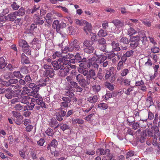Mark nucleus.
Wrapping results in <instances>:
<instances>
[{
  "instance_id": "1",
  "label": "nucleus",
  "mask_w": 160,
  "mask_h": 160,
  "mask_svg": "<svg viewBox=\"0 0 160 160\" xmlns=\"http://www.w3.org/2000/svg\"><path fill=\"white\" fill-rule=\"evenodd\" d=\"M115 56L116 53L112 51L109 52L107 56H103L101 58H97L96 61L100 64L101 67L106 68L109 65V61L107 60V59H111Z\"/></svg>"
},
{
  "instance_id": "2",
  "label": "nucleus",
  "mask_w": 160,
  "mask_h": 160,
  "mask_svg": "<svg viewBox=\"0 0 160 160\" xmlns=\"http://www.w3.org/2000/svg\"><path fill=\"white\" fill-rule=\"evenodd\" d=\"M97 78V77L96 71L93 68L90 69L88 71V75L86 77V83L89 85L92 79L95 80Z\"/></svg>"
},
{
  "instance_id": "3",
  "label": "nucleus",
  "mask_w": 160,
  "mask_h": 160,
  "mask_svg": "<svg viewBox=\"0 0 160 160\" xmlns=\"http://www.w3.org/2000/svg\"><path fill=\"white\" fill-rule=\"evenodd\" d=\"M70 50L71 52L78 51L80 48L79 43L76 39L72 41L69 44Z\"/></svg>"
},
{
  "instance_id": "4",
  "label": "nucleus",
  "mask_w": 160,
  "mask_h": 160,
  "mask_svg": "<svg viewBox=\"0 0 160 160\" xmlns=\"http://www.w3.org/2000/svg\"><path fill=\"white\" fill-rule=\"evenodd\" d=\"M76 78L77 82L81 87L85 88L88 85L86 83V79H85L82 75L78 74L76 76Z\"/></svg>"
},
{
  "instance_id": "5",
  "label": "nucleus",
  "mask_w": 160,
  "mask_h": 160,
  "mask_svg": "<svg viewBox=\"0 0 160 160\" xmlns=\"http://www.w3.org/2000/svg\"><path fill=\"white\" fill-rule=\"evenodd\" d=\"M62 99L63 101L60 103L61 108L59 110L61 109L62 110L63 108H67L68 107L69 104L71 102V100L68 97H63L62 98Z\"/></svg>"
},
{
  "instance_id": "6",
  "label": "nucleus",
  "mask_w": 160,
  "mask_h": 160,
  "mask_svg": "<svg viewBox=\"0 0 160 160\" xmlns=\"http://www.w3.org/2000/svg\"><path fill=\"white\" fill-rule=\"evenodd\" d=\"M66 114V112L64 110H62L60 111L56 112L54 114V116L57 120L59 122H61L63 120Z\"/></svg>"
},
{
  "instance_id": "7",
  "label": "nucleus",
  "mask_w": 160,
  "mask_h": 160,
  "mask_svg": "<svg viewBox=\"0 0 160 160\" xmlns=\"http://www.w3.org/2000/svg\"><path fill=\"white\" fill-rule=\"evenodd\" d=\"M12 88L16 90H11L13 95V97H19V95L21 91V87L18 85L12 86Z\"/></svg>"
},
{
  "instance_id": "8",
  "label": "nucleus",
  "mask_w": 160,
  "mask_h": 160,
  "mask_svg": "<svg viewBox=\"0 0 160 160\" xmlns=\"http://www.w3.org/2000/svg\"><path fill=\"white\" fill-rule=\"evenodd\" d=\"M67 26L66 23L63 22H61L59 24L58 27L57 29V32L62 35V36H66V33L63 31V29L65 28Z\"/></svg>"
},
{
  "instance_id": "9",
  "label": "nucleus",
  "mask_w": 160,
  "mask_h": 160,
  "mask_svg": "<svg viewBox=\"0 0 160 160\" xmlns=\"http://www.w3.org/2000/svg\"><path fill=\"white\" fill-rule=\"evenodd\" d=\"M31 101L32 102H35L37 104L40 105L42 108H46L45 103V102L43 101V99L41 97H39L38 98L36 99H34V98H32L31 99Z\"/></svg>"
},
{
  "instance_id": "10",
  "label": "nucleus",
  "mask_w": 160,
  "mask_h": 160,
  "mask_svg": "<svg viewBox=\"0 0 160 160\" xmlns=\"http://www.w3.org/2000/svg\"><path fill=\"white\" fill-rule=\"evenodd\" d=\"M58 144L57 141L55 139H53L51 141V142L49 144L47 147V150H50L51 153H52V149L53 148H56Z\"/></svg>"
},
{
  "instance_id": "11",
  "label": "nucleus",
  "mask_w": 160,
  "mask_h": 160,
  "mask_svg": "<svg viewBox=\"0 0 160 160\" xmlns=\"http://www.w3.org/2000/svg\"><path fill=\"white\" fill-rule=\"evenodd\" d=\"M110 150L109 149H107L105 151L102 148H100L98 149L97 151V153L98 155H106L108 156H109L110 155Z\"/></svg>"
},
{
  "instance_id": "12",
  "label": "nucleus",
  "mask_w": 160,
  "mask_h": 160,
  "mask_svg": "<svg viewBox=\"0 0 160 160\" xmlns=\"http://www.w3.org/2000/svg\"><path fill=\"white\" fill-rule=\"evenodd\" d=\"M84 62L80 63L79 67L78 68V71L81 73L84 76H87L88 75V71L85 68H83L84 66Z\"/></svg>"
},
{
  "instance_id": "13",
  "label": "nucleus",
  "mask_w": 160,
  "mask_h": 160,
  "mask_svg": "<svg viewBox=\"0 0 160 160\" xmlns=\"http://www.w3.org/2000/svg\"><path fill=\"white\" fill-rule=\"evenodd\" d=\"M98 98L97 95H95L92 96L88 97L87 98V100L89 102L94 104L96 103L98 100Z\"/></svg>"
},
{
  "instance_id": "14",
  "label": "nucleus",
  "mask_w": 160,
  "mask_h": 160,
  "mask_svg": "<svg viewBox=\"0 0 160 160\" xmlns=\"http://www.w3.org/2000/svg\"><path fill=\"white\" fill-rule=\"evenodd\" d=\"M49 80L50 79L48 78H47L45 79L41 78L38 82V84H39V86L42 87L46 86L47 83L49 82Z\"/></svg>"
},
{
  "instance_id": "15",
  "label": "nucleus",
  "mask_w": 160,
  "mask_h": 160,
  "mask_svg": "<svg viewBox=\"0 0 160 160\" xmlns=\"http://www.w3.org/2000/svg\"><path fill=\"white\" fill-rule=\"evenodd\" d=\"M52 65L54 69L55 70H58L59 69H64L65 67L62 65H60V62L58 63L57 61H55L52 62Z\"/></svg>"
},
{
  "instance_id": "16",
  "label": "nucleus",
  "mask_w": 160,
  "mask_h": 160,
  "mask_svg": "<svg viewBox=\"0 0 160 160\" xmlns=\"http://www.w3.org/2000/svg\"><path fill=\"white\" fill-rule=\"evenodd\" d=\"M34 21L36 25H42L44 22V21L42 19V18H39L37 14H35L34 15Z\"/></svg>"
},
{
  "instance_id": "17",
  "label": "nucleus",
  "mask_w": 160,
  "mask_h": 160,
  "mask_svg": "<svg viewBox=\"0 0 160 160\" xmlns=\"http://www.w3.org/2000/svg\"><path fill=\"white\" fill-rule=\"evenodd\" d=\"M111 45L112 50L114 51L119 52L121 50V48L119 47V43L118 42H116L115 41H113L112 42Z\"/></svg>"
},
{
  "instance_id": "18",
  "label": "nucleus",
  "mask_w": 160,
  "mask_h": 160,
  "mask_svg": "<svg viewBox=\"0 0 160 160\" xmlns=\"http://www.w3.org/2000/svg\"><path fill=\"white\" fill-rule=\"evenodd\" d=\"M58 62H60V65H62L65 67L66 66L69 64V60L66 59L65 58H62L58 59Z\"/></svg>"
},
{
  "instance_id": "19",
  "label": "nucleus",
  "mask_w": 160,
  "mask_h": 160,
  "mask_svg": "<svg viewBox=\"0 0 160 160\" xmlns=\"http://www.w3.org/2000/svg\"><path fill=\"white\" fill-rule=\"evenodd\" d=\"M114 70V68L112 67H110L109 68L107 69L105 76L106 79H109V78L111 76L112 73Z\"/></svg>"
},
{
  "instance_id": "20",
  "label": "nucleus",
  "mask_w": 160,
  "mask_h": 160,
  "mask_svg": "<svg viewBox=\"0 0 160 160\" xmlns=\"http://www.w3.org/2000/svg\"><path fill=\"white\" fill-rule=\"evenodd\" d=\"M85 24V26H84L83 29L87 34H88V32H90L92 28V27L91 24L87 22L84 23V25Z\"/></svg>"
},
{
  "instance_id": "21",
  "label": "nucleus",
  "mask_w": 160,
  "mask_h": 160,
  "mask_svg": "<svg viewBox=\"0 0 160 160\" xmlns=\"http://www.w3.org/2000/svg\"><path fill=\"white\" fill-rule=\"evenodd\" d=\"M146 104L148 108H149L151 106L154 105L152 98L151 96H148L146 100Z\"/></svg>"
},
{
  "instance_id": "22",
  "label": "nucleus",
  "mask_w": 160,
  "mask_h": 160,
  "mask_svg": "<svg viewBox=\"0 0 160 160\" xmlns=\"http://www.w3.org/2000/svg\"><path fill=\"white\" fill-rule=\"evenodd\" d=\"M18 45L20 47L22 48V49L23 48L27 47L29 45L27 42L24 40L20 39L18 41Z\"/></svg>"
},
{
  "instance_id": "23",
  "label": "nucleus",
  "mask_w": 160,
  "mask_h": 160,
  "mask_svg": "<svg viewBox=\"0 0 160 160\" xmlns=\"http://www.w3.org/2000/svg\"><path fill=\"white\" fill-rule=\"evenodd\" d=\"M30 99V98L28 96H19L20 102L21 103L28 104L29 103L28 100Z\"/></svg>"
},
{
  "instance_id": "24",
  "label": "nucleus",
  "mask_w": 160,
  "mask_h": 160,
  "mask_svg": "<svg viewBox=\"0 0 160 160\" xmlns=\"http://www.w3.org/2000/svg\"><path fill=\"white\" fill-rule=\"evenodd\" d=\"M117 28L122 27L123 26V23L119 20H114L112 22Z\"/></svg>"
},
{
  "instance_id": "25",
  "label": "nucleus",
  "mask_w": 160,
  "mask_h": 160,
  "mask_svg": "<svg viewBox=\"0 0 160 160\" xmlns=\"http://www.w3.org/2000/svg\"><path fill=\"white\" fill-rule=\"evenodd\" d=\"M15 14L17 16H23L25 14V10L24 8L21 7L17 11H15Z\"/></svg>"
},
{
  "instance_id": "26",
  "label": "nucleus",
  "mask_w": 160,
  "mask_h": 160,
  "mask_svg": "<svg viewBox=\"0 0 160 160\" xmlns=\"http://www.w3.org/2000/svg\"><path fill=\"white\" fill-rule=\"evenodd\" d=\"M5 97L8 99H10L13 97L12 91L10 89H7V92H5Z\"/></svg>"
},
{
  "instance_id": "27",
  "label": "nucleus",
  "mask_w": 160,
  "mask_h": 160,
  "mask_svg": "<svg viewBox=\"0 0 160 160\" xmlns=\"http://www.w3.org/2000/svg\"><path fill=\"white\" fill-rule=\"evenodd\" d=\"M17 16V15L15 14V12H14L12 13L8 14L7 16L8 17V19H9V21L11 22L14 21Z\"/></svg>"
},
{
  "instance_id": "28",
  "label": "nucleus",
  "mask_w": 160,
  "mask_h": 160,
  "mask_svg": "<svg viewBox=\"0 0 160 160\" xmlns=\"http://www.w3.org/2000/svg\"><path fill=\"white\" fill-rule=\"evenodd\" d=\"M13 77H15L18 78H23V76L22 75L19 71H15L12 72V74Z\"/></svg>"
},
{
  "instance_id": "29",
  "label": "nucleus",
  "mask_w": 160,
  "mask_h": 160,
  "mask_svg": "<svg viewBox=\"0 0 160 160\" xmlns=\"http://www.w3.org/2000/svg\"><path fill=\"white\" fill-rule=\"evenodd\" d=\"M92 91L96 94L98 93L101 89V87L99 85H94L92 86Z\"/></svg>"
},
{
  "instance_id": "30",
  "label": "nucleus",
  "mask_w": 160,
  "mask_h": 160,
  "mask_svg": "<svg viewBox=\"0 0 160 160\" xmlns=\"http://www.w3.org/2000/svg\"><path fill=\"white\" fill-rule=\"evenodd\" d=\"M54 74V71L52 68L50 70H46L45 71V75L50 78L53 77Z\"/></svg>"
},
{
  "instance_id": "31",
  "label": "nucleus",
  "mask_w": 160,
  "mask_h": 160,
  "mask_svg": "<svg viewBox=\"0 0 160 160\" xmlns=\"http://www.w3.org/2000/svg\"><path fill=\"white\" fill-rule=\"evenodd\" d=\"M7 64L5 62V60L3 57H2L0 58V69H2L6 66Z\"/></svg>"
},
{
  "instance_id": "32",
  "label": "nucleus",
  "mask_w": 160,
  "mask_h": 160,
  "mask_svg": "<svg viewBox=\"0 0 160 160\" xmlns=\"http://www.w3.org/2000/svg\"><path fill=\"white\" fill-rule=\"evenodd\" d=\"M108 34L107 31H104L103 29H101L98 32V35L99 37H105Z\"/></svg>"
},
{
  "instance_id": "33",
  "label": "nucleus",
  "mask_w": 160,
  "mask_h": 160,
  "mask_svg": "<svg viewBox=\"0 0 160 160\" xmlns=\"http://www.w3.org/2000/svg\"><path fill=\"white\" fill-rule=\"evenodd\" d=\"M51 17V13H48L47 14L46 16L44 18L46 22L48 24H49L50 22H51L52 21Z\"/></svg>"
},
{
  "instance_id": "34",
  "label": "nucleus",
  "mask_w": 160,
  "mask_h": 160,
  "mask_svg": "<svg viewBox=\"0 0 160 160\" xmlns=\"http://www.w3.org/2000/svg\"><path fill=\"white\" fill-rule=\"evenodd\" d=\"M93 44V42L92 41L85 40L83 42L84 46L86 47V48L92 47V46Z\"/></svg>"
},
{
  "instance_id": "35",
  "label": "nucleus",
  "mask_w": 160,
  "mask_h": 160,
  "mask_svg": "<svg viewBox=\"0 0 160 160\" xmlns=\"http://www.w3.org/2000/svg\"><path fill=\"white\" fill-rule=\"evenodd\" d=\"M101 51L98 49H96L95 50L94 54L98 58H102L103 56V53L101 52Z\"/></svg>"
},
{
  "instance_id": "36",
  "label": "nucleus",
  "mask_w": 160,
  "mask_h": 160,
  "mask_svg": "<svg viewBox=\"0 0 160 160\" xmlns=\"http://www.w3.org/2000/svg\"><path fill=\"white\" fill-rule=\"evenodd\" d=\"M75 22L76 24L80 26H84V23L87 22V21L85 20H80L79 19H75Z\"/></svg>"
},
{
  "instance_id": "37",
  "label": "nucleus",
  "mask_w": 160,
  "mask_h": 160,
  "mask_svg": "<svg viewBox=\"0 0 160 160\" xmlns=\"http://www.w3.org/2000/svg\"><path fill=\"white\" fill-rule=\"evenodd\" d=\"M22 115H20L18 118H16L15 119L14 121L17 124L20 125L22 123Z\"/></svg>"
},
{
  "instance_id": "38",
  "label": "nucleus",
  "mask_w": 160,
  "mask_h": 160,
  "mask_svg": "<svg viewBox=\"0 0 160 160\" xmlns=\"http://www.w3.org/2000/svg\"><path fill=\"white\" fill-rule=\"evenodd\" d=\"M127 121L129 124H131L132 125V128L134 130H136L139 127V124L138 122H134L133 124H132V123L134 122V120L132 122H130L129 121V119H127Z\"/></svg>"
},
{
  "instance_id": "39",
  "label": "nucleus",
  "mask_w": 160,
  "mask_h": 160,
  "mask_svg": "<svg viewBox=\"0 0 160 160\" xmlns=\"http://www.w3.org/2000/svg\"><path fill=\"white\" fill-rule=\"evenodd\" d=\"M129 42L128 39L125 37L122 38L119 41L120 43H122L124 44H128Z\"/></svg>"
},
{
  "instance_id": "40",
  "label": "nucleus",
  "mask_w": 160,
  "mask_h": 160,
  "mask_svg": "<svg viewBox=\"0 0 160 160\" xmlns=\"http://www.w3.org/2000/svg\"><path fill=\"white\" fill-rule=\"evenodd\" d=\"M105 87L111 91H112L114 89V87L113 84H111L109 82H106L105 83Z\"/></svg>"
},
{
  "instance_id": "41",
  "label": "nucleus",
  "mask_w": 160,
  "mask_h": 160,
  "mask_svg": "<svg viewBox=\"0 0 160 160\" xmlns=\"http://www.w3.org/2000/svg\"><path fill=\"white\" fill-rule=\"evenodd\" d=\"M136 31L133 28L130 27L128 30V34L129 36H131L133 34L136 33Z\"/></svg>"
},
{
  "instance_id": "42",
  "label": "nucleus",
  "mask_w": 160,
  "mask_h": 160,
  "mask_svg": "<svg viewBox=\"0 0 160 160\" xmlns=\"http://www.w3.org/2000/svg\"><path fill=\"white\" fill-rule=\"evenodd\" d=\"M143 136H148L152 137L153 136V133L152 131L150 130H148L143 131Z\"/></svg>"
},
{
  "instance_id": "43",
  "label": "nucleus",
  "mask_w": 160,
  "mask_h": 160,
  "mask_svg": "<svg viewBox=\"0 0 160 160\" xmlns=\"http://www.w3.org/2000/svg\"><path fill=\"white\" fill-rule=\"evenodd\" d=\"M23 51L27 55H30L31 54V50L29 45H28L27 47L23 48Z\"/></svg>"
},
{
  "instance_id": "44",
  "label": "nucleus",
  "mask_w": 160,
  "mask_h": 160,
  "mask_svg": "<svg viewBox=\"0 0 160 160\" xmlns=\"http://www.w3.org/2000/svg\"><path fill=\"white\" fill-rule=\"evenodd\" d=\"M57 120L56 119L52 118L49 123L50 126L51 127H52L56 125L58 123Z\"/></svg>"
},
{
  "instance_id": "45",
  "label": "nucleus",
  "mask_w": 160,
  "mask_h": 160,
  "mask_svg": "<svg viewBox=\"0 0 160 160\" xmlns=\"http://www.w3.org/2000/svg\"><path fill=\"white\" fill-rule=\"evenodd\" d=\"M140 40L139 39V37L138 36H133L132 37L130 38V41L131 42H136L137 43H138L139 41Z\"/></svg>"
},
{
  "instance_id": "46",
  "label": "nucleus",
  "mask_w": 160,
  "mask_h": 160,
  "mask_svg": "<svg viewBox=\"0 0 160 160\" xmlns=\"http://www.w3.org/2000/svg\"><path fill=\"white\" fill-rule=\"evenodd\" d=\"M64 95L69 97L70 99L72 98L74 95L73 93L69 91H65L64 92Z\"/></svg>"
},
{
  "instance_id": "47",
  "label": "nucleus",
  "mask_w": 160,
  "mask_h": 160,
  "mask_svg": "<svg viewBox=\"0 0 160 160\" xmlns=\"http://www.w3.org/2000/svg\"><path fill=\"white\" fill-rule=\"evenodd\" d=\"M39 8L40 6L39 5L37 6V5H34L32 8L30 10V11L31 12V13L32 14L39 10Z\"/></svg>"
},
{
  "instance_id": "48",
  "label": "nucleus",
  "mask_w": 160,
  "mask_h": 160,
  "mask_svg": "<svg viewBox=\"0 0 160 160\" xmlns=\"http://www.w3.org/2000/svg\"><path fill=\"white\" fill-rule=\"evenodd\" d=\"M98 106L99 108L104 110L107 109L108 108L107 105L104 103H101L99 104Z\"/></svg>"
},
{
  "instance_id": "49",
  "label": "nucleus",
  "mask_w": 160,
  "mask_h": 160,
  "mask_svg": "<svg viewBox=\"0 0 160 160\" xmlns=\"http://www.w3.org/2000/svg\"><path fill=\"white\" fill-rule=\"evenodd\" d=\"M11 7L13 10H17L20 7V6L18 5L15 2H13L11 4Z\"/></svg>"
},
{
  "instance_id": "50",
  "label": "nucleus",
  "mask_w": 160,
  "mask_h": 160,
  "mask_svg": "<svg viewBox=\"0 0 160 160\" xmlns=\"http://www.w3.org/2000/svg\"><path fill=\"white\" fill-rule=\"evenodd\" d=\"M145 31L144 30H141L139 31L138 32V35L137 36H138L139 37V39L142 38H144V37H146L145 34Z\"/></svg>"
},
{
  "instance_id": "51",
  "label": "nucleus",
  "mask_w": 160,
  "mask_h": 160,
  "mask_svg": "<svg viewBox=\"0 0 160 160\" xmlns=\"http://www.w3.org/2000/svg\"><path fill=\"white\" fill-rule=\"evenodd\" d=\"M94 48L93 47H90L89 48H86L84 49V52L88 53H92L93 51Z\"/></svg>"
},
{
  "instance_id": "52",
  "label": "nucleus",
  "mask_w": 160,
  "mask_h": 160,
  "mask_svg": "<svg viewBox=\"0 0 160 160\" xmlns=\"http://www.w3.org/2000/svg\"><path fill=\"white\" fill-rule=\"evenodd\" d=\"M60 128L64 131L65 130L69 129L70 127L66 124H60Z\"/></svg>"
},
{
  "instance_id": "53",
  "label": "nucleus",
  "mask_w": 160,
  "mask_h": 160,
  "mask_svg": "<svg viewBox=\"0 0 160 160\" xmlns=\"http://www.w3.org/2000/svg\"><path fill=\"white\" fill-rule=\"evenodd\" d=\"M58 74L59 76L63 77L68 75L67 73L64 70V69H60L58 72Z\"/></svg>"
},
{
  "instance_id": "54",
  "label": "nucleus",
  "mask_w": 160,
  "mask_h": 160,
  "mask_svg": "<svg viewBox=\"0 0 160 160\" xmlns=\"http://www.w3.org/2000/svg\"><path fill=\"white\" fill-rule=\"evenodd\" d=\"M20 71L23 74H27L29 72V71L26 67L21 68Z\"/></svg>"
},
{
  "instance_id": "55",
  "label": "nucleus",
  "mask_w": 160,
  "mask_h": 160,
  "mask_svg": "<svg viewBox=\"0 0 160 160\" xmlns=\"http://www.w3.org/2000/svg\"><path fill=\"white\" fill-rule=\"evenodd\" d=\"M31 93V95L33 97L35 98L34 99H37L39 97H41L40 96L38 92L36 91H32Z\"/></svg>"
},
{
  "instance_id": "56",
  "label": "nucleus",
  "mask_w": 160,
  "mask_h": 160,
  "mask_svg": "<svg viewBox=\"0 0 160 160\" xmlns=\"http://www.w3.org/2000/svg\"><path fill=\"white\" fill-rule=\"evenodd\" d=\"M98 44L99 45H106V41L105 39L103 38H101L98 39Z\"/></svg>"
},
{
  "instance_id": "57",
  "label": "nucleus",
  "mask_w": 160,
  "mask_h": 160,
  "mask_svg": "<svg viewBox=\"0 0 160 160\" xmlns=\"http://www.w3.org/2000/svg\"><path fill=\"white\" fill-rule=\"evenodd\" d=\"M9 83V84H10V86L12 87V86H13L12 84H16L18 82V80L17 79L15 78H12L9 79L8 80Z\"/></svg>"
},
{
  "instance_id": "58",
  "label": "nucleus",
  "mask_w": 160,
  "mask_h": 160,
  "mask_svg": "<svg viewBox=\"0 0 160 160\" xmlns=\"http://www.w3.org/2000/svg\"><path fill=\"white\" fill-rule=\"evenodd\" d=\"M45 132L49 136H52L53 135V130L50 128H48L45 131Z\"/></svg>"
},
{
  "instance_id": "59",
  "label": "nucleus",
  "mask_w": 160,
  "mask_h": 160,
  "mask_svg": "<svg viewBox=\"0 0 160 160\" xmlns=\"http://www.w3.org/2000/svg\"><path fill=\"white\" fill-rule=\"evenodd\" d=\"M9 10L7 8H6L5 9H3L2 11L1 10L0 11V14L1 16H4L8 13L9 12Z\"/></svg>"
},
{
  "instance_id": "60",
  "label": "nucleus",
  "mask_w": 160,
  "mask_h": 160,
  "mask_svg": "<svg viewBox=\"0 0 160 160\" xmlns=\"http://www.w3.org/2000/svg\"><path fill=\"white\" fill-rule=\"evenodd\" d=\"M99 49L101 51L103 52H108L107 50L106 49V45H98Z\"/></svg>"
},
{
  "instance_id": "61",
  "label": "nucleus",
  "mask_w": 160,
  "mask_h": 160,
  "mask_svg": "<svg viewBox=\"0 0 160 160\" xmlns=\"http://www.w3.org/2000/svg\"><path fill=\"white\" fill-rule=\"evenodd\" d=\"M159 117L158 113H155L154 119L153 121V124L154 126H156L157 124V122L158 121V119H159Z\"/></svg>"
},
{
  "instance_id": "62",
  "label": "nucleus",
  "mask_w": 160,
  "mask_h": 160,
  "mask_svg": "<svg viewBox=\"0 0 160 160\" xmlns=\"http://www.w3.org/2000/svg\"><path fill=\"white\" fill-rule=\"evenodd\" d=\"M16 98H13L11 100L10 102L12 104H14L16 103L20 102L19 97H15Z\"/></svg>"
},
{
  "instance_id": "63",
  "label": "nucleus",
  "mask_w": 160,
  "mask_h": 160,
  "mask_svg": "<svg viewBox=\"0 0 160 160\" xmlns=\"http://www.w3.org/2000/svg\"><path fill=\"white\" fill-rule=\"evenodd\" d=\"M108 23L107 21H104L102 23V26L103 29L106 30L109 27Z\"/></svg>"
},
{
  "instance_id": "64",
  "label": "nucleus",
  "mask_w": 160,
  "mask_h": 160,
  "mask_svg": "<svg viewBox=\"0 0 160 160\" xmlns=\"http://www.w3.org/2000/svg\"><path fill=\"white\" fill-rule=\"evenodd\" d=\"M82 62L85 63L84 65H86L88 68H90L91 67H92V62L91 60H89L88 62Z\"/></svg>"
}]
</instances>
